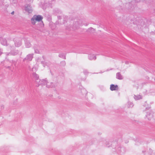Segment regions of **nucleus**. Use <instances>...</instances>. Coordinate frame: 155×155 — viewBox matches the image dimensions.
<instances>
[{"mask_svg":"<svg viewBox=\"0 0 155 155\" xmlns=\"http://www.w3.org/2000/svg\"><path fill=\"white\" fill-rule=\"evenodd\" d=\"M52 1H54V0H51Z\"/></svg>","mask_w":155,"mask_h":155,"instance_id":"c9c22d12","label":"nucleus"},{"mask_svg":"<svg viewBox=\"0 0 155 155\" xmlns=\"http://www.w3.org/2000/svg\"><path fill=\"white\" fill-rule=\"evenodd\" d=\"M58 20H60L61 19V16H58Z\"/></svg>","mask_w":155,"mask_h":155,"instance_id":"7c9ffc66","label":"nucleus"},{"mask_svg":"<svg viewBox=\"0 0 155 155\" xmlns=\"http://www.w3.org/2000/svg\"><path fill=\"white\" fill-rule=\"evenodd\" d=\"M135 1L137 2H138L139 1H138L137 0H135ZM139 1V0H138Z\"/></svg>","mask_w":155,"mask_h":155,"instance_id":"72a5a7b5","label":"nucleus"},{"mask_svg":"<svg viewBox=\"0 0 155 155\" xmlns=\"http://www.w3.org/2000/svg\"><path fill=\"white\" fill-rule=\"evenodd\" d=\"M95 29L92 27L89 28L87 31V33H93L95 32Z\"/></svg>","mask_w":155,"mask_h":155,"instance_id":"dca6fc26","label":"nucleus"},{"mask_svg":"<svg viewBox=\"0 0 155 155\" xmlns=\"http://www.w3.org/2000/svg\"><path fill=\"white\" fill-rule=\"evenodd\" d=\"M33 76L34 78L36 80L35 81L36 83H38L39 80L38 79L39 78L38 75L35 73H33Z\"/></svg>","mask_w":155,"mask_h":155,"instance_id":"f8f14e48","label":"nucleus"},{"mask_svg":"<svg viewBox=\"0 0 155 155\" xmlns=\"http://www.w3.org/2000/svg\"><path fill=\"white\" fill-rule=\"evenodd\" d=\"M88 59L92 60H95L96 59V57L94 54H90L88 56Z\"/></svg>","mask_w":155,"mask_h":155,"instance_id":"4468645a","label":"nucleus"},{"mask_svg":"<svg viewBox=\"0 0 155 155\" xmlns=\"http://www.w3.org/2000/svg\"><path fill=\"white\" fill-rule=\"evenodd\" d=\"M66 54L64 53H60L59 54V57L64 59H66Z\"/></svg>","mask_w":155,"mask_h":155,"instance_id":"4be33fe9","label":"nucleus"},{"mask_svg":"<svg viewBox=\"0 0 155 155\" xmlns=\"http://www.w3.org/2000/svg\"><path fill=\"white\" fill-rule=\"evenodd\" d=\"M11 14H12V15H14V11H13V12H11Z\"/></svg>","mask_w":155,"mask_h":155,"instance_id":"473e14b6","label":"nucleus"},{"mask_svg":"<svg viewBox=\"0 0 155 155\" xmlns=\"http://www.w3.org/2000/svg\"><path fill=\"white\" fill-rule=\"evenodd\" d=\"M2 51L0 48V56L2 54Z\"/></svg>","mask_w":155,"mask_h":155,"instance_id":"c85d7f7f","label":"nucleus"},{"mask_svg":"<svg viewBox=\"0 0 155 155\" xmlns=\"http://www.w3.org/2000/svg\"><path fill=\"white\" fill-rule=\"evenodd\" d=\"M118 89V86L117 85H115L113 84L110 85V89L111 91L117 90Z\"/></svg>","mask_w":155,"mask_h":155,"instance_id":"6e6552de","label":"nucleus"},{"mask_svg":"<svg viewBox=\"0 0 155 155\" xmlns=\"http://www.w3.org/2000/svg\"><path fill=\"white\" fill-rule=\"evenodd\" d=\"M25 42L26 47L29 48L31 47V45L28 39H25Z\"/></svg>","mask_w":155,"mask_h":155,"instance_id":"ddd939ff","label":"nucleus"},{"mask_svg":"<svg viewBox=\"0 0 155 155\" xmlns=\"http://www.w3.org/2000/svg\"><path fill=\"white\" fill-rule=\"evenodd\" d=\"M111 145V143L110 142H107L106 143V146L107 147H109Z\"/></svg>","mask_w":155,"mask_h":155,"instance_id":"393cba45","label":"nucleus"},{"mask_svg":"<svg viewBox=\"0 0 155 155\" xmlns=\"http://www.w3.org/2000/svg\"><path fill=\"white\" fill-rule=\"evenodd\" d=\"M84 73L85 74H86L88 73L87 71L85 70L84 71Z\"/></svg>","mask_w":155,"mask_h":155,"instance_id":"cd10ccee","label":"nucleus"},{"mask_svg":"<svg viewBox=\"0 0 155 155\" xmlns=\"http://www.w3.org/2000/svg\"><path fill=\"white\" fill-rule=\"evenodd\" d=\"M133 106L134 105L132 102L129 101L127 103V106L128 108H132Z\"/></svg>","mask_w":155,"mask_h":155,"instance_id":"5701e85b","label":"nucleus"},{"mask_svg":"<svg viewBox=\"0 0 155 155\" xmlns=\"http://www.w3.org/2000/svg\"><path fill=\"white\" fill-rule=\"evenodd\" d=\"M18 53L19 51L18 50H15L13 51H12L9 53H6V55H8L10 54L13 55H15L18 54Z\"/></svg>","mask_w":155,"mask_h":155,"instance_id":"1a4fd4ad","label":"nucleus"},{"mask_svg":"<svg viewBox=\"0 0 155 155\" xmlns=\"http://www.w3.org/2000/svg\"><path fill=\"white\" fill-rule=\"evenodd\" d=\"M124 148L123 147H119L117 149V150L118 152H122V153H124Z\"/></svg>","mask_w":155,"mask_h":155,"instance_id":"aec40b11","label":"nucleus"},{"mask_svg":"<svg viewBox=\"0 0 155 155\" xmlns=\"http://www.w3.org/2000/svg\"><path fill=\"white\" fill-rule=\"evenodd\" d=\"M48 82L46 78L39 80L37 86L38 87L39 85H41L42 86H46Z\"/></svg>","mask_w":155,"mask_h":155,"instance_id":"7ed1b4c3","label":"nucleus"},{"mask_svg":"<svg viewBox=\"0 0 155 155\" xmlns=\"http://www.w3.org/2000/svg\"><path fill=\"white\" fill-rule=\"evenodd\" d=\"M43 59H44V56H43Z\"/></svg>","mask_w":155,"mask_h":155,"instance_id":"e433bc0d","label":"nucleus"},{"mask_svg":"<svg viewBox=\"0 0 155 155\" xmlns=\"http://www.w3.org/2000/svg\"><path fill=\"white\" fill-rule=\"evenodd\" d=\"M14 41L15 46L17 47H19L21 44V41L20 39H15Z\"/></svg>","mask_w":155,"mask_h":155,"instance_id":"423d86ee","label":"nucleus"},{"mask_svg":"<svg viewBox=\"0 0 155 155\" xmlns=\"http://www.w3.org/2000/svg\"><path fill=\"white\" fill-rule=\"evenodd\" d=\"M35 21H40L42 20L43 17L40 15H34Z\"/></svg>","mask_w":155,"mask_h":155,"instance_id":"0eeeda50","label":"nucleus"},{"mask_svg":"<svg viewBox=\"0 0 155 155\" xmlns=\"http://www.w3.org/2000/svg\"><path fill=\"white\" fill-rule=\"evenodd\" d=\"M25 10L29 13H31L32 12L31 7L30 5H25Z\"/></svg>","mask_w":155,"mask_h":155,"instance_id":"39448f33","label":"nucleus"},{"mask_svg":"<svg viewBox=\"0 0 155 155\" xmlns=\"http://www.w3.org/2000/svg\"><path fill=\"white\" fill-rule=\"evenodd\" d=\"M116 78L119 80H122L123 78V76L120 72H118L116 74Z\"/></svg>","mask_w":155,"mask_h":155,"instance_id":"2eb2a0df","label":"nucleus"},{"mask_svg":"<svg viewBox=\"0 0 155 155\" xmlns=\"http://www.w3.org/2000/svg\"><path fill=\"white\" fill-rule=\"evenodd\" d=\"M33 54H28L26 57L23 59V61H31L33 58Z\"/></svg>","mask_w":155,"mask_h":155,"instance_id":"20e7f679","label":"nucleus"},{"mask_svg":"<svg viewBox=\"0 0 155 155\" xmlns=\"http://www.w3.org/2000/svg\"><path fill=\"white\" fill-rule=\"evenodd\" d=\"M41 63L43 64V65L44 67H45V66H46V65H47L48 66H49V67H51V65H48V64H47V63H46V64L45 65L44 63V62L41 61Z\"/></svg>","mask_w":155,"mask_h":155,"instance_id":"a878e982","label":"nucleus"},{"mask_svg":"<svg viewBox=\"0 0 155 155\" xmlns=\"http://www.w3.org/2000/svg\"><path fill=\"white\" fill-rule=\"evenodd\" d=\"M4 108V105H2V106H1V108L3 109Z\"/></svg>","mask_w":155,"mask_h":155,"instance_id":"2f4dec72","label":"nucleus"},{"mask_svg":"<svg viewBox=\"0 0 155 155\" xmlns=\"http://www.w3.org/2000/svg\"><path fill=\"white\" fill-rule=\"evenodd\" d=\"M31 21L32 24L35 25L36 21L34 16L31 19Z\"/></svg>","mask_w":155,"mask_h":155,"instance_id":"b1692460","label":"nucleus"},{"mask_svg":"<svg viewBox=\"0 0 155 155\" xmlns=\"http://www.w3.org/2000/svg\"><path fill=\"white\" fill-rule=\"evenodd\" d=\"M81 25V21L79 20L75 21L73 27L71 28L70 25H68L66 27V29L68 31L71 30L74 31L76 29H78L79 26Z\"/></svg>","mask_w":155,"mask_h":155,"instance_id":"f257e3e1","label":"nucleus"},{"mask_svg":"<svg viewBox=\"0 0 155 155\" xmlns=\"http://www.w3.org/2000/svg\"><path fill=\"white\" fill-rule=\"evenodd\" d=\"M83 90V91H86L85 90Z\"/></svg>","mask_w":155,"mask_h":155,"instance_id":"f704fd0d","label":"nucleus"},{"mask_svg":"<svg viewBox=\"0 0 155 155\" xmlns=\"http://www.w3.org/2000/svg\"><path fill=\"white\" fill-rule=\"evenodd\" d=\"M2 41H1V44L3 45L7 46L8 45V41L6 39H2Z\"/></svg>","mask_w":155,"mask_h":155,"instance_id":"f3484780","label":"nucleus"},{"mask_svg":"<svg viewBox=\"0 0 155 155\" xmlns=\"http://www.w3.org/2000/svg\"><path fill=\"white\" fill-rule=\"evenodd\" d=\"M150 34L151 35H154L155 34V32L154 31H152L150 32Z\"/></svg>","mask_w":155,"mask_h":155,"instance_id":"c756f323","label":"nucleus"},{"mask_svg":"<svg viewBox=\"0 0 155 155\" xmlns=\"http://www.w3.org/2000/svg\"><path fill=\"white\" fill-rule=\"evenodd\" d=\"M142 98V96L140 95H134V98L136 100L141 99Z\"/></svg>","mask_w":155,"mask_h":155,"instance_id":"6ab92c4d","label":"nucleus"},{"mask_svg":"<svg viewBox=\"0 0 155 155\" xmlns=\"http://www.w3.org/2000/svg\"><path fill=\"white\" fill-rule=\"evenodd\" d=\"M66 63L65 61H63L61 62V66H64L65 65Z\"/></svg>","mask_w":155,"mask_h":155,"instance_id":"bb28decb","label":"nucleus"},{"mask_svg":"<svg viewBox=\"0 0 155 155\" xmlns=\"http://www.w3.org/2000/svg\"><path fill=\"white\" fill-rule=\"evenodd\" d=\"M55 85L53 82H47L46 85V87L48 88H52L54 87Z\"/></svg>","mask_w":155,"mask_h":155,"instance_id":"9b49d317","label":"nucleus"},{"mask_svg":"<svg viewBox=\"0 0 155 155\" xmlns=\"http://www.w3.org/2000/svg\"><path fill=\"white\" fill-rule=\"evenodd\" d=\"M150 108L149 107H147L145 110L147 113L146 117L149 120L153 119V113L152 110L149 109Z\"/></svg>","mask_w":155,"mask_h":155,"instance_id":"f03ea898","label":"nucleus"},{"mask_svg":"<svg viewBox=\"0 0 155 155\" xmlns=\"http://www.w3.org/2000/svg\"><path fill=\"white\" fill-rule=\"evenodd\" d=\"M63 18V20L64 21L63 23H65L67 22L68 20V16L63 15L62 16Z\"/></svg>","mask_w":155,"mask_h":155,"instance_id":"412c9836","label":"nucleus"},{"mask_svg":"<svg viewBox=\"0 0 155 155\" xmlns=\"http://www.w3.org/2000/svg\"><path fill=\"white\" fill-rule=\"evenodd\" d=\"M62 13L61 11L59 9L56 8L53 10V13L55 15H57L61 14Z\"/></svg>","mask_w":155,"mask_h":155,"instance_id":"9d476101","label":"nucleus"},{"mask_svg":"<svg viewBox=\"0 0 155 155\" xmlns=\"http://www.w3.org/2000/svg\"><path fill=\"white\" fill-rule=\"evenodd\" d=\"M34 49L35 50V52L36 54H40V51L38 49V47H37V46L36 45L34 47Z\"/></svg>","mask_w":155,"mask_h":155,"instance_id":"a211bd4d","label":"nucleus"}]
</instances>
